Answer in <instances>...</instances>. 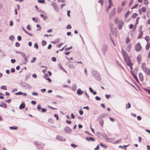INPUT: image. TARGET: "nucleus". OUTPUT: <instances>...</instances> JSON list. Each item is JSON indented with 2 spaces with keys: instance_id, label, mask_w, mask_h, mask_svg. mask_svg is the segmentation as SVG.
I'll list each match as a JSON object with an SVG mask.
<instances>
[{
  "instance_id": "nucleus-18",
  "label": "nucleus",
  "mask_w": 150,
  "mask_h": 150,
  "mask_svg": "<svg viewBox=\"0 0 150 150\" xmlns=\"http://www.w3.org/2000/svg\"><path fill=\"white\" fill-rule=\"evenodd\" d=\"M146 64L145 63H143L142 64L141 67L142 69V70H143L144 69L146 68Z\"/></svg>"
},
{
  "instance_id": "nucleus-4",
  "label": "nucleus",
  "mask_w": 150,
  "mask_h": 150,
  "mask_svg": "<svg viewBox=\"0 0 150 150\" xmlns=\"http://www.w3.org/2000/svg\"><path fill=\"white\" fill-rule=\"evenodd\" d=\"M125 62L127 65L130 67L131 69L132 70V66L133 64L132 63L131 61L129 60L128 61Z\"/></svg>"
},
{
  "instance_id": "nucleus-19",
  "label": "nucleus",
  "mask_w": 150,
  "mask_h": 150,
  "mask_svg": "<svg viewBox=\"0 0 150 150\" xmlns=\"http://www.w3.org/2000/svg\"><path fill=\"white\" fill-rule=\"evenodd\" d=\"M25 107V104L24 103H22L19 106V108L20 109H23Z\"/></svg>"
},
{
  "instance_id": "nucleus-32",
  "label": "nucleus",
  "mask_w": 150,
  "mask_h": 150,
  "mask_svg": "<svg viewBox=\"0 0 150 150\" xmlns=\"http://www.w3.org/2000/svg\"><path fill=\"white\" fill-rule=\"evenodd\" d=\"M38 2L40 3H44L45 2L44 0H38Z\"/></svg>"
},
{
  "instance_id": "nucleus-2",
  "label": "nucleus",
  "mask_w": 150,
  "mask_h": 150,
  "mask_svg": "<svg viewBox=\"0 0 150 150\" xmlns=\"http://www.w3.org/2000/svg\"><path fill=\"white\" fill-rule=\"evenodd\" d=\"M135 48V50L137 52H139L142 49V47L140 43L139 42L136 45Z\"/></svg>"
},
{
  "instance_id": "nucleus-26",
  "label": "nucleus",
  "mask_w": 150,
  "mask_h": 150,
  "mask_svg": "<svg viewBox=\"0 0 150 150\" xmlns=\"http://www.w3.org/2000/svg\"><path fill=\"white\" fill-rule=\"evenodd\" d=\"M145 39L148 42H149V37L148 36H146L145 37Z\"/></svg>"
},
{
  "instance_id": "nucleus-56",
  "label": "nucleus",
  "mask_w": 150,
  "mask_h": 150,
  "mask_svg": "<svg viewBox=\"0 0 150 150\" xmlns=\"http://www.w3.org/2000/svg\"><path fill=\"white\" fill-rule=\"evenodd\" d=\"M27 28L28 30H31V28L30 26L29 25H28L27 27Z\"/></svg>"
},
{
  "instance_id": "nucleus-30",
  "label": "nucleus",
  "mask_w": 150,
  "mask_h": 150,
  "mask_svg": "<svg viewBox=\"0 0 150 150\" xmlns=\"http://www.w3.org/2000/svg\"><path fill=\"white\" fill-rule=\"evenodd\" d=\"M115 9L114 8L112 10V11L111 13V14L112 15H114L115 14Z\"/></svg>"
},
{
  "instance_id": "nucleus-8",
  "label": "nucleus",
  "mask_w": 150,
  "mask_h": 150,
  "mask_svg": "<svg viewBox=\"0 0 150 150\" xmlns=\"http://www.w3.org/2000/svg\"><path fill=\"white\" fill-rule=\"evenodd\" d=\"M132 47V44L131 43L128 44L127 45L126 47V50L128 52H129L131 50Z\"/></svg>"
},
{
  "instance_id": "nucleus-61",
  "label": "nucleus",
  "mask_w": 150,
  "mask_h": 150,
  "mask_svg": "<svg viewBox=\"0 0 150 150\" xmlns=\"http://www.w3.org/2000/svg\"><path fill=\"white\" fill-rule=\"evenodd\" d=\"M137 119L138 120H141V117L139 116H137Z\"/></svg>"
},
{
  "instance_id": "nucleus-44",
  "label": "nucleus",
  "mask_w": 150,
  "mask_h": 150,
  "mask_svg": "<svg viewBox=\"0 0 150 150\" xmlns=\"http://www.w3.org/2000/svg\"><path fill=\"white\" fill-rule=\"evenodd\" d=\"M34 47L36 49H38V45L36 43H35L34 45Z\"/></svg>"
},
{
  "instance_id": "nucleus-49",
  "label": "nucleus",
  "mask_w": 150,
  "mask_h": 150,
  "mask_svg": "<svg viewBox=\"0 0 150 150\" xmlns=\"http://www.w3.org/2000/svg\"><path fill=\"white\" fill-rule=\"evenodd\" d=\"M126 2L125 1H122L121 2V5L122 6H124L126 4Z\"/></svg>"
},
{
  "instance_id": "nucleus-53",
  "label": "nucleus",
  "mask_w": 150,
  "mask_h": 150,
  "mask_svg": "<svg viewBox=\"0 0 150 150\" xmlns=\"http://www.w3.org/2000/svg\"><path fill=\"white\" fill-rule=\"evenodd\" d=\"M40 16H41V17H43L44 18V19H46L47 18V17L46 16H45L44 17V15L43 14H41L40 15Z\"/></svg>"
},
{
  "instance_id": "nucleus-62",
  "label": "nucleus",
  "mask_w": 150,
  "mask_h": 150,
  "mask_svg": "<svg viewBox=\"0 0 150 150\" xmlns=\"http://www.w3.org/2000/svg\"><path fill=\"white\" fill-rule=\"evenodd\" d=\"M31 103L33 105H35L36 103V102L35 101H32Z\"/></svg>"
},
{
  "instance_id": "nucleus-31",
  "label": "nucleus",
  "mask_w": 150,
  "mask_h": 150,
  "mask_svg": "<svg viewBox=\"0 0 150 150\" xmlns=\"http://www.w3.org/2000/svg\"><path fill=\"white\" fill-rule=\"evenodd\" d=\"M1 88L4 90H6L7 88L5 86H2L1 87Z\"/></svg>"
},
{
  "instance_id": "nucleus-22",
  "label": "nucleus",
  "mask_w": 150,
  "mask_h": 150,
  "mask_svg": "<svg viewBox=\"0 0 150 150\" xmlns=\"http://www.w3.org/2000/svg\"><path fill=\"white\" fill-rule=\"evenodd\" d=\"M22 57H23V58H24V60L26 62H27V59L25 55L23 53L22 54Z\"/></svg>"
},
{
  "instance_id": "nucleus-11",
  "label": "nucleus",
  "mask_w": 150,
  "mask_h": 150,
  "mask_svg": "<svg viewBox=\"0 0 150 150\" xmlns=\"http://www.w3.org/2000/svg\"><path fill=\"white\" fill-rule=\"evenodd\" d=\"M83 93V91H82L80 88H79L77 90V93L79 95H82Z\"/></svg>"
},
{
  "instance_id": "nucleus-24",
  "label": "nucleus",
  "mask_w": 150,
  "mask_h": 150,
  "mask_svg": "<svg viewBox=\"0 0 150 150\" xmlns=\"http://www.w3.org/2000/svg\"><path fill=\"white\" fill-rule=\"evenodd\" d=\"M138 16V14L136 13H133L132 16V18H136L137 16Z\"/></svg>"
},
{
  "instance_id": "nucleus-55",
  "label": "nucleus",
  "mask_w": 150,
  "mask_h": 150,
  "mask_svg": "<svg viewBox=\"0 0 150 150\" xmlns=\"http://www.w3.org/2000/svg\"><path fill=\"white\" fill-rule=\"evenodd\" d=\"M97 100H100V98L98 96H96L95 98Z\"/></svg>"
},
{
  "instance_id": "nucleus-59",
  "label": "nucleus",
  "mask_w": 150,
  "mask_h": 150,
  "mask_svg": "<svg viewBox=\"0 0 150 150\" xmlns=\"http://www.w3.org/2000/svg\"><path fill=\"white\" fill-rule=\"evenodd\" d=\"M18 40L19 41H20L21 40V38L20 36H18L17 37Z\"/></svg>"
},
{
  "instance_id": "nucleus-64",
  "label": "nucleus",
  "mask_w": 150,
  "mask_h": 150,
  "mask_svg": "<svg viewBox=\"0 0 150 150\" xmlns=\"http://www.w3.org/2000/svg\"><path fill=\"white\" fill-rule=\"evenodd\" d=\"M79 113L81 115H82L83 114V111L82 110H80L79 111Z\"/></svg>"
},
{
  "instance_id": "nucleus-41",
  "label": "nucleus",
  "mask_w": 150,
  "mask_h": 150,
  "mask_svg": "<svg viewBox=\"0 0 150 150\" xmlns=\"http://www.w3.org/2000/svg\"><path fill=\"white\" fill-rule=\"evenodd\" d=\"M24 32H25V33H26V34H28V35L30 36H33V35L32 34L29 33L28 32H27L26 30H24Z\"/></svg>"
},
{
  "instance_id": "nucleus-38",
  "label": "nucleus",
  "mask_w": 150,
  "mask_h": 150,
  "mask_svg": "<svg viewBox=\"0 0 150 150\" xmlns=\"http://www.w3.org/2000/svg\"><path fill=\"white\" fill-rule=\"evenodd\" d=\"M145 2L144 3V4L145 5H147L149 3V1L148 0H144Z\"/></svg>"
},
{
  "instance_id": "nucleus-36",
  "label": "nucleus",
  "mask_w": 150,
  "mask_h": 150,
  "mask_svg": "<svg viewBox=\"0 0 150 150\" xmlns=\"http://www.w3.org/2000/svg\"><path fill=\"white\" fill-rule=\"evenodd\" d=\"M54 116L55 117H56V119H57V120H59V116H58V115L57 114H54Z\"/></svg>"
},
{
  "instance_id": "nucleus-20",
  "label": "nucleus",
  "mask_w": 150,
  "mask_h": 150,
  "mask_svg": "<svg viewBox=\"0 0 150 150\" xmlns=\"http://www.w3.org/2000/svg\"><path fill=\"white\" fill-rule=\"evenodd\" d=\"M86 139L88 141H95V139H94L93 138L90 137L89 138H86Z\"/></svg>"
},
{
  "instance_id": "nucleus-29",
  "label": "nucleus",
  "mask_w": 150,
  "mask_h": 150,
  "mask_svg": "<svg viewBox=\"0 0 150 150\" xmlns=\"http://www.w3.org/2000/svg\"><path fill=\"white\" fill-rule=\"evenodd\" d=\"M109 5L108 6V7H107L106 8V11H108L109 9H110L111 7V6L112 4L109 3Z\"/></svg>"
},
{
  "instance_id": "nucleus-54",
  "label": "nucleus",
  "mask_w": 150,
  "mask_h": 150,
  "mask_svg": "<svg viewBox=\"0 0 150 150\" xmlns=\"http://www.w3.org/2000/svg\"><path fill=\"white\" fill-rule=\"evenodd\" d=\"M16 62V60L14 59H12L11 60V62L12 63H14Z\"/></svg>"
},
{
  "instance_id": "nucleus-37",
  "label": "nucleus",
  "mask_w": 150,
  "mask_h": 150,
  "mask_svg": "<svg viewBox=\"0 0 150 150\" xmlns=\"http://www.w3.org/2000/svg\"><path fill=\"white\" fill-rule=\"evenodd\" d=\"M71 147H74V148H75L77 146L75 144L72 143L71 144Z\"/></svg>"
},
{
  "instance_id": "nucleus-9",
  "label": "nucleus",
  "mask_w": 150,
  "mask_h": 150,
  "mask_svg": "<svg viewBox=\"0 0 150 150\" xmlns=\"http://www.w3.org/2000/svg\"><path fill=\"white\" fill-rule=\"evenodd\" d=\"M121 23L118 24V28L119 30H121L122 29V27L124 25V22L123 21H121Z\"/></svg>"
},
{
  "instance_id": "nucleus-7",
  "label": "nucleus",
  "mask_w": 150,
  "mask_h": 150,
  "mask_svg": "<svg viewBox=\"0 0 150 150\" xmlns=\"http://www.w3.org/2000/svg\"><path fill=\"white\" fill-rule=\"evenodd\" d=\"M56 138L60 141H65L66 140V139L64 138L59 135L57 136Z\"/></svg>"
},
{
  "instance_id": "nucleus-46",
  "label": "nucleus",
  "mask_w": 150,
  "mask_h": 150,
  "mask_svg": "<svg viewBox=\"0 0 150 150\" xmlns=\"http://www.w3.org/2000/svg\"><path fill=\"white\" fill-rule=\"evenodd\" d=\"M20 45L19 43L18 42H17L15 43V46L16 47H18Z\"/></svg>"
},
{
  "instance_id": "nucleus-5",
  "label": "nucleus",
  "mask_w": 150,
  "mask_h": 150,
  "mask_svg": "<svg viewBox=\"0 0 150 150\" xmlns=\"http://www.w3.org/2000/svg\"><path fill=\"white\" fill-rule=\"evenodd\" d=\"M143 71L147 75H149L150 74V69L149 68H146L143 70Z\"/></svg>"
},
{
  "instance_id": "nucleus-17",
  "label": "nucleus",
  "mask_w": 150,
  "mask_h": 150,
  "mask_svg": "<svg viewBox=\"0 0 150 150\" xmlns=\"http://www.w3.org/2000/svg\"><path fill=\"white\" fill-rule=\"evenodd\" d=\"M150 47V43L149 42H147V44L146 45V47H145L146 50H149V49Z\"/></svg>"
},
{
  "instance_id": "nucleus-48",
  "label": "nucleus",
  "mask_w": 150,
  "mask_h": 150,
  "mask_svg": "<svg viewBox=\"0 0 150 150\" xmlns=\"http://www.w3.org/2000/svg\"><path fill=\"white\" fill-rule=\"evenodd\" d=\"M52 60L53 61L55 62L56 61V59L54 57H53L52 58Z\"/></svg>"
},
{
  "instance_id": "nucleus-51",
  "label": "nucleus",
  "mask_w": 150,
  "mask_h": 150,
  "mask_svg": "<svg viewBox=\"0 0 150 150\" xmlns=\"http://www.w3.org/2000/svg\"><path fill=\"white\" fill-rule=\"evenodd\" d=\"M121 141V139H119L118 140H117V141L115 142V143H120Z\"/></svg>"
},
{
  "instance_id": "nucleus-42",
  "label": "nucleus",
  "mask_w": 150,
  "mask_h": 150,
  "mask_svg": "<svg viewBox=\"0 0 150 150\" xmlns=\"http://www.w3.org/2000/svg\"><path fill=\"white\" fill-rule=\"evenodd\" d=\"M23 93L21 92H18L16 93L15 94L16 95H21Z\"/></svg>"
},
{
  "instance_id": "nucleus-40",
  "label": "nucleus",
  "mask_w": 150,
  "mask_h": 150,
  "mask_svg": "<svg viewBox=\"0 0 150 150\" xmlns=\"http://www.w3.org/2000/svg\"><path fill=\"white\" fill-rule=\"evenodd\" d=\"M146 24L147 25L150 24V18L147 20L146 22Z\"/></svg>"
},
{
  "instance_id": "nucleus-52",
  "label": "nucleus",
  "mask_w": 150,
  "mask_h": 150,
  "mask_svg": "<svg viewBox=\"0 0 150 150\" xmlns=\"http://www.w3.org/2000/svg\"><path fill=\"white\" fill-rule=\"evenodd\" d=\"M46 111V110L45 108H42L41 109V112H45Z\"/></svg>"
},
{
  "instance_id": "nucleus-45",
  "label": "nucleus",
  "mask_w": 150,
  "mask_h": 150,
  "mask_svg": "<svg viewBox=\"0 0 150 150\" xmlns=\"http://www.w3.org/2000/svg\"><path fill=\"white\" fill-rule=\"evenodd\" d=\"M46 80H47L50 83L51 82V80L50 78L47 77L45 79Z\"/></svg>"
},
{
  "instance_id": "nucleus-1",
  "label": "nucleus",
  "mask_w": 150,
  "mask_h": 150,
  "mask_svg": "<svg viewBox=\"0 0 150 150\" xmlns=\"http://www.w3.org/2000/svg\"><path fill=\"white\" fill-rule=\"evenodd\" d=\"M122 54L123 56V58L125 62L126 61H128V60H129V57L128 56L127 54L125 51L123 49H122Z\"/></svg>"
},
{
  "instance_id": "nucleus-47",
  "label": "nucleus",
  "mask_w": 150,
  "mask_h": 150,
  "mask_svg": "<svg viewBox=\"0 0 150 150\" xmlns=\"http://www.w3.org/2000/svg\"><path fill=\"white\" fill-rule=\"evenodd\" d=\"M48 77V74L47 73H45L44 75V78L45 79Z\"/></svg>"
},
{
  "instance_id": "nucleus-39",
  "label": "nucleus",
  "mask_w": 150,
  "mask_h": 150,
  "mask_svg": "<svg viewBox=\"0 0 150 150\" xmlns=\"http://www.w3.org/2000/svg\"><path fill=\"white\" fill-rule=\"evenodd\" d=\"M71 28V26L70 24L68 25L67 27V29H70Z\"/></svg>"
},
{
  "instance_id": "nucleus-27",
  "label": "nucleus",
  "mask_w": 150,
  "mask_h": 150,
  "mask_svg": "<svg viewBox=\"0 0 150 150\" xmlns=\"http://www.w3.org/2000/svg\"><path fill=\"white\" fill-rule=\"evenodd\" d=\"M9 128L11 129L17 130L18 129V127L16 126L11 127H9Z\"/></svg>"
},
{
  "instance_id": "nucleus-10",
  "label": "nucleus",
  "mask_w": 150,
  "mask_h": 150,
  "mask_svg": "<svg viewBox=\"0 0 150 150\" xmlns=\"http://www.w3.org/2000/svg\"><path fill=\"white\" fill-rule=\"evenodd\" d=\"M121 21H123L122 20H119L117 18L115 20V23L116 24H119L121 23Z\"/></svg>"
},
{
  "instance_id": "nucleus-35",
  "label": "nucleus",
  "mask_w": 150,
  "mask_h": 150,
  "mask_svg": "<svg viewBox=\"0 0 150 150\" xmlns=\"http://www.w3.org/2000/svg\"><path fill=\"white\" fill-rule=\"evenodd\" d=\"M138 4H135L133 7H132V9L134 8H137L138 7Z\"/></svg>"
},
{
  "instance_id": "nucleus-14",
  "label": "nucleus",
  "mask_w": 150,
  "mask_h": 150,
  "mask_svg": "<svg viewBox=\"0 0 150 150\" xmlns=\"http://www.w3.org/2000/svg\"><path fill=\"white\" fill-rule=\"evenodd\" d=\"M104 139H105V140L107 141L110 142H112V141H114V139L113 138H111L110 139H108V138H107L106 137H104Z\"/></svg>"
},
{
  "instance_id": "nucleus-25",
  "label": "nucleus",
  "mask_w": 150,
  "mask_h": 150,
  "mask_svg": "<svg viewBox=\"0 0 150 150\" xmlns=\"http://www.w3.org/2000/svg\"><path fill=\"white\" fill-rule=\"evenodd\" d=\"M130 41V38H129V37H127V38L126 39V41L125 42L127 44H128L129 43V42Z\"/></svg>"
},
{
  "instance_id": "nucleus-63",
  "label": "nucleus",
  "mask_w": 150,
  "mask_h": 150,
  "mask_svg": "<svg viewBox=\"0 0 150 150\" xmlns=\"http://www.w3.org/2000/svg\"><path fill=\"white\" fill-rule=\"evenodd\" d=\"M99 149V147L98 145L97 147L94 149V150H98Z\"/></svg>"
},
{
  "instance_id": "nucleus-6",
  "label": "nucleus",
  "mask_w": 150,
  "mask_h": 150,
  "mask_svg": "<svg viewBox=\"0 0 150 150\" xmlns=\"http://www.w3.org/2000/svg\"><path fill=\"white\" fill-rule=\"evenodd\" d=\"M138 33H139L138 35L137 38L140 39L142 38L143 35V32L141 30H139Z\"/></svg>"
},
{
  "instance_id": "nucleus-21",
  "label": "nucleus",
  "mask_w": 150,
  "mask_h": 150,
  "mask_svg": "<svg viewBox=\"0 0 150 150\" xmlns=\"http://www.w3.org/2000/svg\"><path fill=\"white\" fill-rule=\"evenodd\" d=\"M70 130V128L68 127H66L64 129V131L66 132H67L69 131Z\"/></svg>"
},
{
  "instance_id": "nucleus-58",
  "label": "nucleus",
  "mask_w": 150,
  "mask_h": 150,
  "mask_svg": "<svg viewBox=\"0 0 150 150\" xmlns=\"http://www.w3.org/2000/svg\"><path fill=\"white\" fill-rule=\"evenodd\" d=\"M70 11L69 10V11H67V15L69 17L70 16Z\"/></svg>"
},
{
  "instance_id": "nucleus-33",
  "label": "nucleus",
  "mask_w": 150,
  "mask_h": 150,
  "mask_svg": "<svg viewBox=\"0 0 150 150\" xmlns=\"http://www.w3.org/2000/svg\"><path fill=\"white\" fill-rule=\"evenodd\" d=\"M42 45L44 46H45V45L46 44H47V42H46L45 41V40H43L42 41Z\"/></svg>"
},
{
  "instance_id": "nucleus-13",
  "label": "nucleus",
  "mask_w": 150,
  "mask_h": 150,
  "mask_svg": "<svg viewBox=\"0 0 150 150\" xmlns=\"http://www.w3.org/2000/svg\"><path fill=\"white\" fill-rule=\"evenodd\" d=\"M139 77L140 80L142 81H143L144 80V77L142 74L140 73L139 74Z\"/></svg>"
},
{
  "instance_id": "nucleus-12",
  "label": "nucleus",
  "mask_w": 150,
  "mask_h": 150,
  "mask_svg": "<svg viewBox=\"0 0 150 150\" xmlns=\"http://www.w3.org/2000/svg\"><path fill=\"white\" fill-rule=\"evenodd\" d=\"M131 74H132V76H133L134 78L136 80V81H138V80L137 79V77L136 75L133 72L131 71Z\"/></svg>"
},
{
  "instance_id": "nucleus-16",
  "label": "nucleus",
  "mask_w": 150,
  "mask_h": 150,
  "mask_svg": "<svg viewBox=\"0 0 150 150\" xmlns=\"http://www.w3.org/2000/svg\"><path fill=\"white\" fill-rule=\"evenodd\" d=\"M0 106L4 108H6L7 107L6 105V103H1L0 104Z\"/></svg>"
},
{
  "instance_id": "nucleus-43",
  "label": "nucleus",
  "mask_w": 150,
  "mask_h": 150,
  "mask_svg": "<svg viewBox=\"0 0 150 150\" xmlns=\"http://www.w3.org/2000/svg\"><path fill=\"white\" fill-rule=\"evenodd\" d=\"M144 90L149 93L150 94V89H146L144 88Z\"/></svg>"
},
{
  "instance_id": "nucleus-57",
  "label": "nucleus",
  "mask_w": 150,
  "mask_h": 150,
  "mask_svg": "<svg viewBox=\"0 0 150 150\" xmlns=\"http://www.w3.org/2000/svg\"><path fill=\"white\" fill-rule=\"evenodd\" d=\"M41 109L40 105H38L37 106V109L38 110H40Z\"/></svg>"
},
{
  "instance_id": "nucleus-60",
  "label": "nucleus",
  "mask_w": 150,
  "mask_h": 150,
  "mask_svg": "<svg viewBox=\"0 0 150 150\" xmlns=\"http://www.w3.org/2000/svg\"><path fill=\"white\" fill-rule=\"evenodd\" d=\"M133 27V24H131L129 25V28L130 29H131Z\"/></svg>"
},
{
  "instance_id": "nucleus-3",
  "label": "nucleus",
  "mask_w": 150,
  "mask_h": 150,
  "mask_svg": "<svg viewBox=\"0 0 150 150\" xmlns=\"http://www.w3.org/2000/svg\"><path fill=\"white\" fill-rule=\"evenodd\" d=\"M146 7L143 6L142 7L141 9H139V11L140 14H142V13H144L146 11Z\"/></svg>"
},
{
  "instance_id": "nucleus-28",
  "label": "nucleus",
  "mask_w": 150,
  "mask_h": 150,
  "mask_svg": "<svg viewBox=\"0 0 150 150\" xmlns=\"http://www.w3.org/2000/svg\"><path fill=\"white\" fill-rule=\"evenodd\" d=\"M123 8L121 7H118L117 9V11L118 13L121 12Z\"/></svg>"
},
{
  "instance_id": "nucleus-23",
  "label": "nucleus",
  "mask_w": 150,
  "mask_h": 150,
  "mask_svg": "<svg viewBox=\"0 0 150 150\" xmlns=\"http://www.w3.org/2000/svg\"><path fill=\"white\" fill-rule=\"evenodd\" d=\"M130 12L129 11H127L125 15V18H126L127 16L129 15Z\"/></svg>"
},
{
  "instance_id": "nucleus-15",
  "label": "nucleus",
  "mask_w": 150,
  "mask_h": 150,
  "mask_svg": "<svg viewBox=\"0 0 150 150\" xmlns=\"http://www.w3.org/2000/svg\"><path fill=\"white\" fill-rule=\"evenodd\" d=\"M138 62L139 63H140L141 61L142 56L140 55H138L137 58Z\"/></svg>"
},
{
  "instance_id": "nucleus-34",
  "label": "nucleus",
  "mask_w": 150,
  "mask_h": 150,
  "mask_svg": "<svg viewBox=\"0 0 150 150\" xmlns=\"http://www.w3.org/2000/svg\"><path fill=\"white\" fill-rule=\"evenodd\" d=\"M36 59V57H33V58L32 60H31V63L34 62L35 61Z\"/></svg>"
},
{
  "instance_id": "nucleus-50",
  "label": "nucleus",
  "mask_w": 150,
  "mask_h": 150,
  "mask_svg": "<svg viewBox=\"0 0 150 150\" xmlns=\"http://www.w3.org/2000/svg\"><path fill=\"white\" fill-rule=\"evenodd\" d=\"M63 44L62 43H60L57 45V46L58 47H60Z\"/></svg>"
}]
</instances>
